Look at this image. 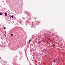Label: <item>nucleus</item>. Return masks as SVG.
<instances>
[{"mask_svg":"<svg viewBox=\"0 0 65 65\" xmlns=\"http://www.w3.org/2000/svg\"><path fill=\"white\" fill-rule=\"evenodd\" d=\"M11 36H13V34H11Z\"/></svg>","mask_w":65,"mask_h":65,"instance_id":"nucleus-6","label":"nucleus"},{"mask_svg":"<svg viewBox=\"0 0 65 65\" xmlns=\"http://www.w3.org/2000/svg\"><path fill=\"white\" fill-rule=\"evenodd\" d=\"M37 42V41H36Z\"/></svg>","mask_w":65,"mask_h":65,"instance_id":"nucleus-12","label":"nucleus"},{"mask_svg":"<svg viewBox=\"0 0 65 65\" xmlns=\"http://www.w3.org/2000/svg\"><path fill=\"white\" fill-rule=\"evenodd\" d=\"M35 19H36V18H35Z\"/></svg>","mask_w":65,"mask_h":65,"instance_id":"nucleus-11","label":"nucleus"},{"mask_svg":"<svg viewBox=\"0 0 65 65\" xmlns=\"http://www.w3.org/2000/svg\"><path fill=\"white\" fill-rule=\"evenodd\" d=\"M37 43L38 44V43Z\"/></svg>","mask_w":65,"mask_h":65,"instance_id":"nucleus-14","label":"nucleus"},{"mask_svg":"<svg viewBox=\"0 0 65 65\" xmlns=\"http://www.w3.org/2000/svg\"><path fill=\"white\" fill-rule=\"evenodd\" d=\"M5 14L6 16H7V13H5Z\"/></svg>","mask_w":65,"mask_h":65,"instance_id":"nucleus-1","label":"nucleus"},{"mask_svg":"<svg viewBox=\"0 0 65 65\" xmlns=\"http://www.w3.org/2000/svg\"><path fill=\"white\" fill-rule=\"evenodd\" d=\"M4 28L5 29H6L5 28V27H4Z\"/></svg>","mask_w":65,"mask_h":65,"instance_id":"nucleus-7","label":"nucleus"},{"mask_svg":"<svg viewBox=\"0 0 65 65\" xmlns=\"http://www.w3.org/2000/svg\"><path fill=\"white\" fill-rule=\"evenodd\" d=\"M0 15H2V13H0Z\"/></svg>","mask_w":65,"mask_h":65,"instance_id":"nucleus-4","label":"nucleus"},{"mask_svg":"<svg viewBox=\"0 0 65 65\" xmlns=\"http://www.w3.org/2000/svg\"><path fill=\"white\" fill-rule=\"evenodd\" d=\"M31 27H32V28H33V25H32V26H31Z\"/></svg>","mask_w":65,"mask_h":65,"instance_id":"nucleus-5","label":"nucleus"},{"mask_svg":"<svg viewBox=\"0 0 65 65\" xmlns=\"http://www.w3.org/2000/svg\"><path fill=\"white\" fill-rule=\"evenodd\" d=\"M29 41V42H30L31 41V40H30Z\"/></svg>","mask_w":65,"mask_h":65,"instance_id":"nucleus-8","label":"nucleus"},{"mask_svg":"<svg viewBox=\"0 0 65 65\" xmlns=\"http://www.w3.org/2000/svg\"><path fill=\"white\" fill-rule=\"evenodd\" d=\"M11 17L12 18H13V15H12L11 16Z\"/></svg>","mask_w":65,"mask_h":65,"instance_id":"nucleus-3","label":"nucleus"},{"mask_svg":"<svg viewBox=\"0 0 65 65\" xmlns=\"http://www.w3.org/2000/svg\"><path fill=\"white\" fill-rule=\"evenodd\" d=\"M54 62H55V60H54Z\"/></svg>","mask_w":65,"mask_h":65,"instance_id":"nucleus-10","label":"nucleus"},{"mask_svg":"<svg viewBox=\"0 0 65 65\" xmlns=\"http://www.w3.org/2000/svg\"><path fill=\"white\" fill-rule=\"evenodd\" d=\"M55 59H56V60H57V58H55Z\"/></svg>","mask_w":65,"mask_h":65,"instance_id":"nucleus-9","label":"nucleus"},{"mask_svg":"<svg viewBox=\"0 0 65 65\" xmlns=\"http://www.w3.org/2000/svg\"><path fill=\"white\" fill-rule=\"evenodd\" d=\"M29 14V15H30V14Z\"/></svg>","mask_w":65,"mask_h":65,"instance_id":"nucleus-13","label":"nucleus"},{"mask_svg":"<svg viewBox=\"0 0 65 65\" xmlns=\"http://www.w3.org/2000/svg\"><path fill=\"white\" fill-rule=\"evenodd\" d=\"M52 46H53V47H55V45L54 44H53Z\"/></svg>","mask_w":65,"mask_h":65,"instance_id":"nucleus-2","label":"nucleus"}]
</instances>
